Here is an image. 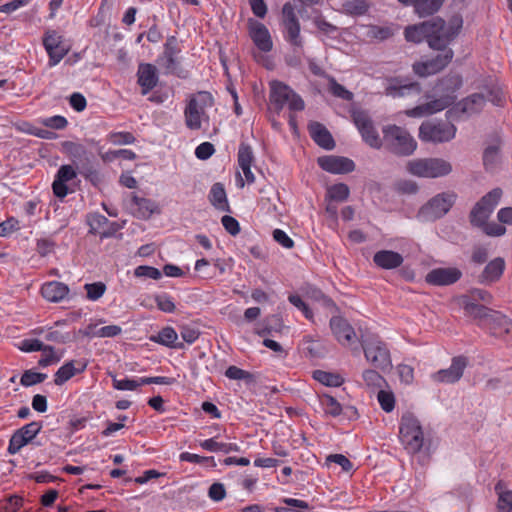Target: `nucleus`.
Wrapping results in <instances>:
<instances>
[{"label":"nucleus","mask_w":512,"mask_h":512,"mask_svg":"<svg viewBox=\"0 0 512 512\" xmlns=\"http://www.w3.org/2000/svg\"><path fill=\"white\" fill-rule=\"evenodd\" d=\"M462 23L459 16L452 17L448 23L440 17H435L406 27L404 35L408 42L421 43L426 40L430 48L441 49L448 46L459 34Z\"/></svg>","instance_id":"obj_1"},{"label":"nucleus","mask_w":512,"mask_h":512,"mask_svg":"<svg viewBox=\"0 0 512 512\" xmlns=\"http://www.w3.org/2000/svg\"><path fill=\"white\" fill-rule=\"evenodd\" d=\"M382 145L388 151L399 156H409L417 147V143L410 133L397 125H387L383 128Z\"/></svg>","instance_id":"obj_2"},{"label":"nucleus","mask_w":512,"mask_h":512,"mask_svg":"<svg viewBox=\"0 0 512 512\" xmlns=\"http://www.w3.org/2000/svg\"><path fill=\"white\" fill-rule=\"evenodd\" d=\"M361 346L368 363L381 371L392 367L390 350L387 344L377 335L362 340Z\"/></svg>","instance_id":"obj_3"},{"label":"nucleus","mask_w":512,"mask_h":512,"mask_svg":"<svg viewBox=\"0 0 512 512\" xmlns=\"http://www.w3.org/2000/svg\"><path fill=\"white\" fill-rule=\"evenodd\" d=\"M399 437L405 449L412 454L421 450L424 444V433L419 420L411 413L401 417Z\"/></svg>","instance_id":"obj_4"},{"label":"nucleus","mask_w":512,"mask_h":512,"mask_svg":"<svg viewBox=\"0 0 512 512\" xmlns=\"http://www.w3.org/2000/svg\"><path fill=\"white\" fill-rule=\"evenodd\" d=\"M410 174L424 178H437L451 173L450 162L441 158L415 159L407 163Z\"/></svg>","instance_id":"obj_5"},{"label":"nucleus","mask_w":512,"mask_h":512,"mask_svg":"<svg viewBox=\"0 0 512 512\" xmlns=\"http://www.w3.org/2000/svg\"><path fill=\"white\" fill-rule=\"evenodd\" d=\"M502 195L503 192L500 188H494L481 197L469 213L470 224L477 228L484 225L499 204Z\"/></svg>","instance_id":"obj_6"},{"label":"nucleus","mask_w":512,"mask_h":512,"mask_svg":"<svg viewBox=\"0 0 512 512\" xmlns=\"http://www.w3.org/2000/svg\"><path fill=\"white\" fill-rule=\"evenodd\" d=\"M456 200L453 192H442L431 198L418 212L421 221H435L446 215Z\"/></svg>","instance_id":"obj_7"},{"label":"nucleus","mask_w":512,"mask_h":512,"mask_svg":"<svg viewBox=\"0 0 512 512\" xmlns=\"http://www.w3.org/2000/svg\"><path fill=\"white\" fill-rule=\"evenodd\" d=\"M270 101L276 110H281L288 105L292 111H301L304 109L303 99L296 94L289 86L280 82L272 81L270 83Z\"/></svg>","instance_id":"obj_8"},{"label":"nucleus","mask_w":512,"mask_h":512,"mask_svg":"<svg viewBox=\"0 0 512 512\" xmlns=\"http://www.w3.org/2000/svg\"><path fill=\"white\" fill-rule=\"evenodd\" d=\"M181 47L175 36H169L164 44L163 52L158 57V65L164 69L165 74H173L178 77H185L180 68Z\"/></svg>","instance_id":"obj_9"},{"label":"nucleus","mask_w":512,"mask_h":512,"mask_svg":"<svg viewBox=\"0 0 512 512\" xmlns=\"http://www.w3.org/2000/svg\"><path fill=\"white\" fill-rule=\"evenodd\" d=\"M282 25L284 27V39L295 48H302L304 41L301 37L300 22L295 13V9L290 2L282 7Z\"/></svg>","instance_id":"obj_10"},{"label":"nucleus","mask_w":512,"mask_h":512,"mask_svg":"<svg viewBox=\"0 0 512 512\" xmlns=\"http://www.w3.org/2000/svg\"><path fill=\"white\" fill-rule=\"evenodd\" d=\"M456 127L448 122H424L419 128V138L425 142L442 143L452 140Z\"/></svg>","instance_id":"obj_11"},{"label":"nucleus","mask_w":512,"mask_h":512,"mask_svg":"<svg viewBox=\"0 0 512 512\" xmlns=\"http://www.w3.org/2000/svg\"><path fill=\"white\" fill-rule=\"evenodd\" d=\"M212 104L213 98L208 92H200L191 98L184 111L186 126L192 130L200 129L204 109Z\"/></svg>","instance_id":"obj_12"},{"label":"nucleus","mask_w":512,"mask_h":512,"mask_svg":"<svg viewBox=\"0 0 512 512\" xmlns=\"http://www.w3.org/2000/svg\"><path fill=\"white\" fill-rule=\"evenodd\" d=\"M352 118L363 141L372 148L380 149L382 147V139L368 113L362 110H356L353 111Z\"/></svg>","instance_id":"obj_13"},{"label":"nucleus","mask_w":512,"mask_h":512,"mask_svg":"<svg viewBox=\"0 0 512 512\" xmlns=\"http://www.w3.org/2000/svg\"><path fill=\"white\" fill-rule=\"evenodd\" d=\"M41 429L42 423L33 421L16 430L9 440L8 453L10 455L17 454L39 434Z\"/></svg>","instance_id":"obj_14"},{"label":"nucleus","mask_w":512,"mask_h":512,"mask_svg":"<svg viewBox=\"0 0 512 512\" xmlns=\"http://www.w3.org/2000/svg\"><path fill=\"white\" fill-rule=\"evenodd\" d=\"M439 50L441 53H439L435 58L414 64V72L421 77H426L436 74L444 69L451 62L454 53L452 49L447 46Z\"/></svg>","instance_id":"obj_15"},{"label":"nucleus","mask_w":512,"mask_h":512,"mask_svg":"<svg viewBox=\"0 0 512 512\" xmlns=\"http://www.w3.org/2000/svg\"><path fill=\"white\" fill-rule=\"evenodd\" d=\"M77 179L76 169L69 164L61 165L55 175L52 183L54 195L59 199H64L69 193L75 191L70 185Z\"/></svg>","instance_id":"obj_16"},{"label":"nucleus","mask_w":512,"mask_h":512,"mask_svg":"<svg viewBox=\"0 0 512 512\" xmlns=\"http://www.w3.org/2000/svg\"><path fill=\"white\" fill-rule=\"evenodd\" d=\"M43 46L49 56L50 67L57 65L69 51L68 47L64 45L63 37L55 30L45 32Z\"/></svg>","instance_id":"obj_17"},{"label":"nucleus","mask_w":512,"mask_h":512,"mask_svg":"<svg viewBox=\"0 0 512 512\" xmlns=\"http://www.w3.org/2000/svg\"><path fill=\"white\" fill-rule=\"evenodd\" d=\"M468 361L466 357L457 356L452 359L451 365L447 369H441L431 375L434 382L453 384L458 382L463 376V372L467 367Z\"/></svg>","instance_id":"obj_18"},{"label":"nucleus","mask_w":512,"mask_h":512,"mask_svg":"<svg viewBox=\"0 0 512 512\" xmlns=\"http://www.w3.org/2000/svg\"><path fill=\"white\" fill-rule=\"evenodd\" d=\"M128 207L131 213L138 219L147 220L153 214H159L160 207L158 203L152 199L141 197L135 193H131Z\"/></svg>","instance_id":"obj_19"},{"label":"nucleus","mask_w":512,"mask_h":512,"mask_svg":"<svg viewBox=\"0 0 512 512\" xmlns=\"http://www.w3.org/2000/svg\"><path fill=\"white\" fill-rule=\"evenodd\" d=\"M455 98L456 97L453 95L443 94L437 99L407 110L406 115L415 118L432 115L449 107L454 102Z\"/></svg>","instance_id":"obj_20"},{"label":"nucleus","mask_w":512,"mask_h":512,"mask_svg":"<svg viewBox=\"0 0 512 512\" xmlns=\"http://www.w3.org/2000/svg\"><path fill=\"white\" fill-rule=\"evenodd\" d=\"M249 36L254 45L262 52H270L273 41L268 28L261 22L250 19L248 22Z\"/></svg>","instance_id":"obj_21"},{"label":"nucleus","mask_w":512,"mask_h":512,"mask_svg":"<svg viewBox=\"0 0 512 512\" xmlns=\"http://www.w3.org/2000/svg\"><path fill=\"white\" fill-rule=\"evenodd\" d=\"M330 328L336 340L344 347H350L356 340L354 328L342 317L330 319Z\"/></svg>","instance_id":"obj_22"},{"label":"nucleus","mask_w":512,"mask_h":512,"mask_svg":"<svg viewBox=\"0 0 512 512\" xmlns=\"http://www.w3.org/2000/svg\"><path fill=\"white\" fill-rule=\"evenodd\" d=\"M319 166L333 174H344L352 172L355 169V163L346 157L324 156L318 158Z\"/></svg>","instance_id":"obj_23"},{"label":"nucleus","mask_w":512,"mask_h":512,"mask_svg":"<svg viewBox=\"0 0 512 512\" xmlns=\"http://www.w3.org/2000/svg\"><path fill=\"white\" fill-rule=\"evenodd\" d=\"M462 276V272L455 267L436 268L426 275V281L429 284L444 286L457 282Z\"/></svg>","instance_id":"obj_24"},{"label":"nucleus","mask_w":512,"mask_h":512,"mask_svg":"<svg viewBox=\"0 0 512 512\" xmlns=\"http://www.w3.org/2000/svg\"><path fill=\"white\" fill-rule=\"evenodd\" d=\"M87 368L85 360H70L64 363L54 374V383L61 386L75 375L83 373Z\"/></svg>","instance_id":"obj_25"},{"label":"nucleus","mask_w":512,"mask_h":512,"mask_svg":"<svg viewBox=\"0 0 512 512\" xmlns=\"http://www.w3.org/2000/svg\"><path fill=\"white\" fill-rule=\"evenodd\" d=\"M137 77L142 95L148 94L158 83L157 69L150 63H141L138 66Z\"/></svg>","instance_id":"obj_26"},{"label":"nucleus","mask_w":512,"mask_h":512,"mask_svg":"<svg viewBox=\"0 0 512 512\" xmlns=\"http://www.w3.org/2000/svg\"><path fill=\"white\" fill-rule=\"evenodd\" d=\"M421 93V87L416 82L402 84L394 79L389 82L385 88V94L392 98H402L407 96H417Z\"/></svg>","instance_id":"obj_27"},{"label":"nucleus","mask_w":512,"mask_h":512,"mask_svg":"<svg viewBox=\"0 0 512 512\" xmlns=\"http://www.w3.org/2000/svg\"><path fill=\"white\" fill-rule=\"evenodd\" d=\"M404 6H412L419 17H427L436 13L445 0H398Z\"/></svg>","instance_id":"obj_28"},{"label":"nucleus","mask_w":512,"mask_h":512,"mask_svg":"<svg viewBox=\"0 0 512 512\" xmlns=\"http://www.w3.org/2000/svg\"><path fill=\"white\" fill-rule=\"evenodd\" d=\"M311 138L322 148L331 150L335 146L332 135L327 128L319 122H311L308 125Z\"/></svg>","instance_id":"obj_29"},{"label":"nucleus","mask_w":512,"mask_h":512,"mask_svg":"<svg viewBox=\"0 0 512 512\" xmlns=\"http://www.w3.org/2000/svg\"><path fill=\"white\" fill-rule=\"evenodd\" d=\"M68 292V286L58 281L47 282L41 287L42 296L50 302L62 301L67 296Z\"/></svg>","instance_id":"obj_30"},{"label":"nucleus","mask_w":512,"mask_h":512,"mask_svg":"<svg viewBox=\"0 0 512 512\" xmlns=\"http://www.w3.org/2000/svg\"><path fill=\"white\" fill-rule=\"evenodd\" d=\"M373 261L380 268L395 269L402 265L403 257L395 251L381 250L374 254Z\"/></svg>","instance_id":"obj_31"},{"label":"nucleus","mask_w":512,"mask_h":512,"mask_svg":"<svg viewBox=\"0 0 512 512\" xmlns=\"http://www.w3.org/2000/svg\"><path fill=\"white\" fill-rule=\"evenodd\" d=\"M505 269V261L503 258H495L491 260L484 268L480 275V282L490 284L500 279Z\"/></svg>","instance_id":"obj_32"},{"label":"nucleus","mask_w":512,"mask_h":512,"mask_svg":"<svg viewBox=\"0 0 512 512\" xmlns=\"http://www.w3.org/2000/svg\"><path fill=\"white\" fill-rule=\"evenodd\" d=\"M150 341L169 347V348H182V343H177L178 334L173 327L166 326L161 329L158 334L150 336Z\"/></svg>","instance_id":"obj_33"},{"label":"nucleus","mask_w":512,"mask_h":512,"mask_svg":"<svg viewBox=\"0 0 512 512\" xmlns=\"http://www.w3.org/2000/svg\"><path fill=\"white\" fill-rule=\"evenodd\" d=\"M209 201L216 209L229 211L227 195L222 183L217 182L212 185L209 192Z\"/></svg>","instance_id":"obj_34"},{"label":"nucleus","mask_w":512,"mask_h":512,"mask_svg":"<svg viewBox=\"0 0 512 512\" xmlns=\"http://www.w3.org/2000/svg\"><path fill=\"white\" fill-rule=\"evenodd\" d=\"M200 447L210 452H223L225 454L231 452H239L240 447L236 443L218 442L216 438L203 440L199 443Z\"/></svg>","instance_id":"obj_35"},{"label":"nucleus","mask_w":512,"mask_h":512,"mask_svg":"<svg viewBox=\"0 0 512 512\" xmlns=\"http://www.w3.org/2000/svg\"><path fill=\"white\" fill-rule=\"evenodd\" d=\"M486 102L485 97L482 94L475 93L465 98L461 102V110L462 112L471 115L474 113H478L482 110Z\"/></svg>","instance_id":"obj_36"},{"label":"nucleus","mask_w":512,"mask_h":512,"mask_svg":"<svg viewBox=\"0 0 512 512\" xmlns=\"http://www.w3.org/2000/svg\"><path fill=\"white\" fill-rule=\"evenodd\" d=\"M495 491L498 494L497 508L500 512L512 511V491L504 489V484L500 481L495 485Z\"/></svg>","instance_id":"obj_37"},{"label":"nucleus","mask_w":512,"mask_h":512,"mask_svg":"<svg viewBox=\"0 0 512 512\" xmlns=\"http://www.w3.org/2000/svg\"><path fill=\"white\" fill-rule=\"evenodd\" d=\"M283 328L282 321L279 316L272 315L267 317L261 325L256 328L259 336L270 335L273 332H280Z\"/></svg>","instance_id":"obj_38"},{"label":"nucleus","mask_w":512,"mask_h":512,"mask_svg":"<svg viewBox=\"0 0 512 512\" xmlns=\"http://www.w3.org/2000/svg\"><path fill=\"white\" fill-rule=\"evenodd\" d=\"M462 79L458 75H450L439 81L436 86L437 91L445 92L444 94L454 95L461 87Z\"/></svg>","instance_id":"obj_39"},{"label":"nucleus","mask_w":512,"mask_h":512,"mask_svg":"<svg viewBox=\"0 0 512 512\" xmlns=\"http://www.w3.org/2000/svg\"><path fill=\"white\" fill-rule=\"evenodd\" d=\"M395 34L393 26L371 25L368 28L367 36L378 41H385Z\"/></svg>","instance_id":"obj_40"},{"label":"nucleus","mask_w":512,"mask_h":512,"mask_svg":"<svg viewBox=\"0 0 512 512\" xmlns=\"http://www.w3.org/2000/svg\"><path fill=\"white\" fill-rule=\"evenodd\" d=\"M313 378L321 384L330 387H338L342 384V378L339 375L323 370L314 371Z\"/></svg>","instance_id":"obj_41"},{"label":"nucleus","mask_w":512,"mask_h":512,"mask_svg":"<svg viewBox=\"0 0 512 512\" xmlns=\"http://www.w3.org/2000/svg\"><path fill=\"white\" fill-rule=\"evenodd\" d=\"M321 406L327 415L337 417L342 413L341 404L330 395H323L320 398Z\"/></svg>","instance_id":"obj_42"},{"label":"nucleus","mask_w":512,"mask_h":512,"mask_svg":"<svg viewBox=\"0 0 512 512\" xmlns=\"http://www.w3.org/2000/svg\"><path fill=\"white\" fill-rule=\"evenodd\" d=\"M62 358V353H56L53 346L46 345L42 350L41 358L38 360L40 367H48L50 365L58 363Z\"/></svg>","instance_id":"obj_43"},{"label":"nucleus","mask_w":512,"mask_h":512,"mask_svg":"<svg viewBox=\"0 0 512 512\" xmlns=\"http://www.w3.org/2000/svg\"><path fill=\"white\" fill-rule=\"evenodd\" d=\"M154 300L157 308L162 312L173 313L176 309L173 298L165 292L156 294Z\"/></svg>","instance_id":"obj_44"},{"label":"nucleus","mask_w":512,"mask_h":512,"mask_svg":"<svg viewBox=\"0 0 512 512\" xmlns=\"http://www.w3.org/2000/svg\"><path fill=\"white\" fill-rule=\"evenodd\" d=\"M342 7L345 12L353 15H363L368 11V4L364 0H346Z\"/></svg>","instance_id":"obj_45"},{"label":"nucleus","mask_w":512,"mask_h":512,"mask_svg":"<svg viewBox=\"0 0 512 512\" xmlns=\"http://www.w3.org/2000/svg\"><path fill=\"white\" fill-rule=\"evenodd\" d=\"M362 378L368 387L381 388L385 379L373 369H366L362 373Z\"/></svg>","instance_id":"obj_46"},{"label":"nucleus","mask_w":512,"mask_h":512,"mask_svg":"<svg viewBox=\"0 0 512 512\" xmlns=\"http://www.w3.org/2000/svg\"><path fill=\"white\" fill-rule=\"evenodd\" d=\"M143 383H140V377L139 378H124V379H116L113 378V387L117 390L121 391H134L140 386H142Z\"/></svg>","instance_id":"obj_47"},{"label":"nucleus","mask_w":512,"mask_h":512,"mask_svg":"<svg viewBox=\"0 0 512 512\" xmlns=\"http://www.w3.org/2000/svg\"><path fill=\"white\" fill-rule=\"evenodd\" d=\"M377 400L385 412L390 413L394 410L395 397L391 391L380 390L377 394Z\"/></svg>","instance_id":"obj_48"},{"label":"nucleus","mask_w":512,"mask_h":512,"mask_svg":"<svg viewBox=\"0 0 512 512\" xmlns=\"http://www.w3.org/2000/svg\"><path fill=\"white\" fill-rule=\"evenodd\" d=\"M87 293V298L91 301H97L100 299L105 291L106 285L103 282L87 283L84 286Z\"/></svg>","instance_id":"obj_49"},{"label":"nucleus","mask_w":512,"mask_h":512,"mask_svg":"<svg viewBox=\"0 0 512 512\" xmlns=\"http://www.w3.org/2000/svg\"><path fill=\"white\" fill-rule=\"evenodd\" d=\"M46 378V374L34 372L32 370H27L22 374L20 378V383L25 387H30L42 383Z\"/></svg>","instance_id":"obj_50"},{"label":"nucleus","mask_w":512,"mask_h":512,"mask_svg":"<svg viewBox=\"0 0 512 512\" xmlns=\"http://www.w3.org/2000/svg\"><path fill=\"white\" fill-rule=\"evenodd\" d=\"M253 151L250 145L241 143L238 150V165L239 167L252 166Z\"/></svg>","instance_id":"obj_51"},{"label":"nucleus","mask_w":512,"mask_h":512,"mask_svg":"<svg viewBox=\"0 0 512 512\" xmlns=\"http://www.w3.org/2000/svg\"><path fill=\"white\" fill-rule=\"evenodd\" d=\"M329 91L338 98L346 101L353 99V93L347 90L343 85L339 84L334 78L329 79Z\"/></svg>","instance_id":"obj_52"},{"label":"nucleus","mask_w":512,"mask_h":512,"mask_svg":"<svg viewBox=\"0 0 512 512\" xmlns=\"http://www.w3.org/2000/svg\"><path fill=\"white\" fill-rule=\"evenodd\" d=\"M328 196L335 201H344L349 196V188L344 183H338L328 188Z\"/></svg>","instance_id":"obj_53"},{"label":"nucleus","mask_w":512,"mask_h":512,"mask_svg":"<svg viewBox=\"0 0 512 512\" xmlns=\"http://www.w3.org/2000/svg\"><path fill=\"white\" fill-rule=\"evenodd\" d=\"M478 228L490 237H500L506 233V228L502 223L486 221L484 225H481Z\"/></svg>","instance_id":"obj_54"},{"label":"nucleus","mask_w":512,"mask_h":512,"mask_svg":"<svg viewBox=\"0 0 512 512\" xmlns=\"http://www.w3.org/2000/svg\"><path fill=\"white\" fill-rule=\"evenodd\" d=\"M135 137L130 132H113L108 135V141L114 145H128L135 142Z\"/></svg>","instance_id":"obj_55"},{"label":"nucleus","mask_w":512,"mask_h":512,"mask_svg":"<svg viewBox=\"0 0 512 512\" xmlns=\"http://www.w3.org/2000/svg\"><path fill=\"white\" fill-rule=\"evenodd\" d=\"M134 275L136 277H145L150 278L154 280H158L161 278L162 274L159 269L152 267V266H146V265H140L135 268Z\"/></svg>","instance_id":"obj_56"},{"label":"nucleus","mask_w":512,"mask_h":512,"mask_svg":"<svg viewBox=\"0 0 512 512\" xmlns=\"http://www.w3.org/2000/svg\"><path fill=\"white\" fill-rule=\"evenodd\" d=\"M18 230H20V224L14 217H9L0 223V237H8Z\"/></svg>","instance_id":"obj_57"},{"label":"nucleus","mask_w":512,"mask_h":512,"mask_svg":"<svg viewBox=\"0 0 512 512\" xmlns=\"http://www.w3.org/2000/svg\"><path fill=\"white\" fill-rule=\"evenodd\" d=\"M225 376L232 380H252V374L248 371H245L237 366L231 365L225 371Z\"/></svg>","instance_id":"obj_58"},{"label":"nucleus","mask_w":512,"mask_h":512,"mask_svg":"<svg viewBox=\"0 0 512 512\" xmlns=\"http://www.w3.org/2000/svg\"><path fill=\"white\" fill-rule=\"evenodd\" d=\"M87 223L90 227V232L95 234L108 223V219L100 213H91L87 216Z\"/></svg>","instance_id":"obj_59"},{"label":"nucleus","mask_w":512,"mask_h":512,"mask_svg":"<svg viewBox=\"0 0 512 512\" xmlns=\"http://www.w3.org/2000/svg\"><path fill=\"white\" fill-rule=\"evenodd\" d=\"M498 148L495 146H489L485 149L483 154V163L486 169H492L498 161Z\"/></svg>","instance_id":"obj_60"},{"label":"nucleus","mask_w":512,"mask_h":512,"mask_svg":"<svg viewBox=\"0 0 512 512\" xmlns=\"http://www.w3.org/2000/svg\"><path fill=\"white\" fill-rule=\"evenodd\" d=\"M180 334L182 339L188 344L194 343L200 336L199 330L190 325L181 326Z\"/></svg>","instance_id":"obj_61"},{"label":"nucleus","mask_w":512,"mask_h":512,"mask_svg":"<svg viewBox=\"0 0 512 512\" xmlns=\"http://www.w3.org/2000/svg\"><path fill=\"white\" fill-rule=\"evenodd\" d=\"M42 123L46 127L57 130L64 129L68 125L67 119L61 115L47 117L42 121Z\"/></svg>","instance_id":"obj_62"},{"label":"nucleus","mask_w":512,"mask_h":512,"mask_svg":"<svg viewBox=\"0 0 512 512\" xmlns=\"http://www.w3.org/2000/svg\"><path fill=\"white\" fill-rule=\"evenodd\" d=\"M215 152L214 145L210 142H203L195 149V156L200 160L210 158Z\"/></svg>","instance_id":"obj_63"},{"label":"nucleus","mask_w":512,"mask_h":512,"mask_svg":"<svg viewBox=\"0 0 512 512\" xmlns=\"http://www.w3.org/2000/svg\"><path fill=\"white\" fill-rule=\"evenodd\" d=\"M46 345L38 339H24L19 346L24 352L42 351Z\"/></svg>","instance_id":"obj_64"}]
</instances>
